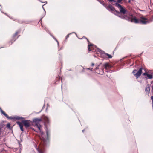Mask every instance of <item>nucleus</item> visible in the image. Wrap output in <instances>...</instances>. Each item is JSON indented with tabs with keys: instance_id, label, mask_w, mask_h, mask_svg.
Returning <instances> with one entry per match:
<instances>
[{
	"instance_id": "1",
	"label": "nucleus",
	"mask_w": 153,
	"mask_h": 153,
	"mask_svg": "<svg viewBox=\"0 0 153 153\" xmlns=\"http://www.w3.org/2000/svg\"><path fill=\"white\" fill-rule=\"evenodd\" d=\"M123 19L134 22L136 24H146L152 21L151 20L148 19L147 18L143 17H141L140 19H137L135 16L133 18H130L128 16H123Z\"/></svg>"
},
{
	"instance_id": "2",
	"label": "nucleus",
	"mask_w": 153,
	"mask_h": 153,
	"mask_svg": "<svg viewBox=\"0 0 153 153\" xmlns=\"http://www.w3.org/2000/svg\"><path fill=\"white\" fill-rule=\"evenodd\" d=\"M103 6L108 10L111 12L112 13L114 14L120 18L122 19L123 16L120 13L119 11L116 10L111 5L109 4L108 6L107 5L104 3L103 4Z\"/></svg>"
},
{
	"instance_id": "3",
	"label": "nucleus",
	"mask_w": 153,
	"mask_h": 153,
	"mask_svg": "<svg viewBox=\"0 0 153 153\" xmlns=\"http://www.w3.org/2000/svg\"><path fill=\"white\" fill-rule=\"evenodd\" d=\"M115 5L117 8H119L120 10V13L123 16H126L125 14L127 12V10L123 7L120 4L117 3H116Z\"/></svg>"
},
{
	"instance_id": "4",
	"label": "nucleus",
	"mask_w": 153,
	"mask_h": 153,
	"mask_svg": "<svg viewBox=\"0 0 153 153\" xmlns=\"http://www.w3.org/2000/svg\"><path fill=\"white\" fill-rule=\"evenodd\" d=\"M98 51L101 53L102 56L105 58H107L108 59L111 58L112 57V56L108 53H105L104 51H102L98 48H97Z\"/></svg>"
},
{
	"instance_id": "5",
	"label": "nucleus",
	"mask_w": 153,
	"mask_h": 153,
	"mask_svg": "<svg viewBox=\"0 0 153 153\" xmlns=\"http://www.w3.org/2000/svg\"><path fill=\"white\" fill-rule=\"evenodd\" d=\"M22 122L23 123L24 126L27 128L30 126L31 125L30 123H33V122L29 120H22Z\"/></svg>"
},
{
	"instance_id": "6",
	"label": "nucleus",
	"mask_w": 153,
	"mask_h": 153,
	"mask_svg": "<svg viewBox=\"0 0 153 153\" xmlns=\"http://www.w3.org/2000/svg\"><path fill=\"white\" fill-rule=\"evenodd\" d=\"M142 75L144 76L143 79L145 78L146 80H147L148 79H152L153 78V76L152 75L149 74L146 72L143 73Z\"/></svg>"
},
{
	"instance_id": "7",
	"label": "nucleus",
	"mask_w": 153,
	"mask_h": 153,
	"mask_svg": "<svg viewBox=\"0 0 153 153\" xmlns=\"http://www.w3.org/2000/svg\"><path fill=\"white\" fill-rule=\"evenodd\" d=\"M142 68L141 67L139 69L137 73L134 74V76L137 78H138V77L141 75L142 73Z\"/></svg>"
},
{
	"instance_id": "8",
	"label": "nucleus",
	"mask_w": 153,
	"mask_h": 153,
	"mask_svg": "<svg viewBox=\"0 0 153 153\" xmlns=\"http://www.w3.org/2000/svg\"><path fill=\"white\" fill-rule=\"evenodd\" d=\"M42 121V120L41 118H35L33 120V122L35 124H40L39 123Z\"/></svg>"
},
{
	"instance_id": "9",
	"label": "nucleus",
	"mask_w": 153,
	"mask_h": 153,
	"mask_svg": "<svg viewBox=\"0 0 153 153\" xmlns=\"http://www.w3.org/2000/svg\"><path fill=\"white\" fill-rule=\"evenodd\" d=\"M32 125L34 126H36V127L38 128V129L40 131L41 134L42 135H43V132L42 131V129H41V127L42 126L40 124L34 125L32 124Z\"/></svg>"
},
{
	"instance_id": "10",
	"label": "nucleus",
	"mask_w": 153,
	"mask_h": 153,
	"mask_svg": "<svg viewBox=\"0 0 153 153\" xmlns=\"http://www.w3.org/2000/svg\"><path fill=\"white\" fill-rule=\"evenodd\" d=\"M19 126L20 130L22 131H24L23 128V124L21 122L18 121L16 123Z\"/></svg>"
},
{
	"instance_id": "11",
	"label": "nucleus",
	"mask_w": 153,
	"mask_h": 153,
	"mask_svg": "<svg viewBox=\"0 0 153 153\" xmlns=\"http://www.w3.org/2000/svg\"><path fill=\"white\" fill-rule=\"evenodd\" d=\"M18 31H17L16 32V33H15V34H14L13 36V39L12 40H11V41H10L9 43L11 42V44H10V45H11L12 43L13 42L16 40V39H14V37H15V36L18 33Z\"/></svg>"
},
{
	"instance_id": "12",
	"label": "nucleus",
	"mask_w": 153,
	"mask_h": 153,
	"mask_svg": "<svg viewBox=\"0 0 153 153\" xmlns=\"http://www.w3.org/2000/svg\"><path fill=\"white\" fill-rule=\"evenodd\" d=\"M145 91L147 93L149 94L150 91V85L149 84H147L146 86L145 89Z\"/></svg>"
},
{
	"instance_id": "13",
	"label": "nucleus",
	"mask_w": 153,
	"mask_h": 153,
	"mask_svg": "<svg viewBox=\"0 0 153 153\" xmlns=\"http://www.w3.org/2000/svg\"><path fill=\"white\" fill-rule=\"evenodd\" d=\"M104 68L105 69L107 70L111 68V66L109 65L108 63H105L104 65Z\"/></svg>"
},
{
	"instance_id": "14",
	"label": "nucleus",
	"mask_w": 153,
	"mask_h": 153,
	"mask_svg": "<svg viewBox=\"0 0 153 153\" xmlns=\"http://www.w3.org/2000/svg\"><path fill=\"white\" fill-rule=\"evenodd\" d=\"M45 123H47V124H48L49 123V118L47 117H45Z\"/></svg>"
},
{
	"instance_id": "15",
	"label": "nucleus",
	"mask_w": 153,
	"mask_h": 153,
	"mask_svg": "<svg viewBox=\"0 0 153 153\" xmlns=\"http://www.w3.org/2000/svg\"><path fill=\"white\" fill-rule=\"evenodd\" d=\"M45 126H46V129H45L46 133V134H47V137L48 138V137L49 131L48 130V128L47 126L46 125H45Z\"/></svg>"
},
{
	"instance_id": "16",
	"label": "nucleus",
	"mask_w": 153,
	"mask_h": 153,
	"mask_svg": "<svg viewBox=\"0 0 153 153\" xmlns=\"http://www.w3.org/2000/svg\"><path fill=\"white\" fill-rule=\"evenodd\" d=\"M7 128L10 130L12 129V127H10V123H8L7 125Z\"/></svg>"
},
{
	"instance_id": "17",
	"label": "nucleus",
	"mask_w": 153,
	"mask_h": 153,
	"mask_svg": "<svg viewBox=\"0 0 153 153\" xmlns=\"http://www.w3.org/2000/svg\"><path fill=\"white\" fill-rule=\"evenodd\" d=\"M0 112L1 114L4 115L5 117L8 116V115L3 110H1Z\"/></svg>"
},
{
	"instance_id": "18",
	"label": "nucleus",
	"mask_w": 153,
	"mask_h": 153,
	"mask_svg": "<svg viewBox=\"0 0 153 153\" xmlns=\"http://www.w3.org/2000/svg\"><path fill=\"white\" fill-rule=\"evenodd\" d=\"M24 119V118L23 117H19V116H17L16 117H15V119H16V120H20V119Z\"/></svg>"
},
{
	"instance_id": "19",
	"label": "nucleus",
	"mask_w": 153,
	"mask_h": 153,
	"mask_svg": "<svg viewBox=\"0 0 153 153\" xmlns=\"http://www.w3.org/2000/svg\"><path fill=\"white\" fill-rule=\"evenodd\" d=\"M36 149L38 152V153H44L43 152L41 149H39L38 148H36Z\"/></svg>"
},
{
	"instance_id": "20",
	"label": "nucleus",
	"mask_w": 153,
	"mask_h": 153,
	"mask_svg": "<svg viewBox=\"0 0 153 153\" xmlns=\"http://www.w3.org/2000/svg\"><path fill=\"white\" fill-rule=\"evenodd\" d=\"M92 45H93V44H90V45H88V51H91L90 48V47L91 46H92Z\"/></svg>"
},
{
	"instance_id": "21",
	"label": "nucleus",
	"mask_w": 153,
	"mask_h": 153,
	"mask_svg": "<svg viewBox=\"0 0 153 153\" xmlns=\"http://www.w3.org/2000/svg\"><path fill=\"white\" fill-rule=\"evenodd\" d=\"M6 117L9 119L14 120L15 118V117H9L8 115V116Z\"/></svg>"
},
{
	"instance_id": "22",
	"label": "nucleus",
	"mask_w": 153,
	"mask_h": 153,
	"mask_svg": "<svg viewBox=\"0 0 153 153\" xmlns=\"http://www.w3.org/2000/svg\"><path fill=\"white\" fill-rule=\"evenodd\" d=\"M51 36L56 41V42H57V43L58 45H59V42H58V41H57V40L53 36H52L51 35Z\"/></svg>"
},
{
	"instance_id": "23",
	"label": "nucleus",
	"mask_w": 153,
	"mask_h": 153,
	"mask_svg": "<svg viewBox=\"0 0 153 153\" xmlns=\"http://www.w3.org/2000/svg\"><path fill=\"white\" fill-rule=\"evenodd\" d=\"M2 127H3L2 125L1 124H0V134H1V130L2 128Z\"/></svg>"
},
{
	"instance_id": "24",
	"label": "nucleus",
	"mask_w": 153,
	"mask_h": 153,
	"mask_svg": "<svg viewBox=\"0 0 153 153\" xmlns=\"http://www.w3.org/2000/svg\"><path fill=\"white\" fill-rule=\"evenodd\" d=\"M30 129H31L32 130H33L36 132H38V133L39 132L38 131H36V130L34 129L32 127H30Z\"/></svg>"
},
{
	"instance_id": "25",
	"label": "nucleus",
	"mask_w": 153,
	"mask_h": 153,
	"mask_svg": "<svg viewBox=\"0 0 153 153\" xmlns=\"http://www.w3.org/2000/svg\"><path fill=\"white\" fill-rule=\"evenodd\" d=\"M98 1L100 2V4H101L102 5L103 4H104V3H103V2H102L100 1L99 0H97Z\"/></svg>"
},
{
	"instance_id": "26",
	"label": "nucleus",
	"mask_w": 153,
	"mask_h": 153,
	"mask_svg": "<svg viewBox=\"0 0 153 153\" xmlns=\"http://www.w3.org/2000/svg\"><path fill=\"white\" fill-rule=\"evenodd\" d=\"M129 15L130 16L133 17L132 18H133L134 17V16H133V15L132 13H130L129 14Z\"/></svg>"
},
{
	"instance_id": "27",
	"label": "nucleus",
	"mask_w": 153,
	"mask_h": 153,
	"mask_svg": "<svg viewBox=\"0 0 153 153\" xmlns=\"http://www.w3.org/2000/svg\"><path fill=\"white\" fill-rule=\"evenodd\" d=\"M122 1V0H117V2L116 3L119 4V3H120Z\"/></svg>"
},
{
	"instance_id": "28",
	"label": "nucleus",
	"mask_w": 153,
	"mask_h": 153,
	"mask_svg": "<svg viewBox=\"0 0 153 153\" xmlns=\"http://www.w3.org/2000/svg\"><path fill=\"white\" fill-rule=\"evenodd\" d=\"M70 34H68V35H67V36H66V39H67L69 37V35Z\"/></svg>"
},
{
	"instance_id": "29",
	"label": "nucleus",
	"mask_w": 153,
	"mask_h": 153,
	"mask_svg": "<svg viewBox=\"0 0 153 153\" xmlns=\"http://www.w3.org/2000/svg\"><path fill=\"white\" fill-rule=\"evenodd\" d=\"M108 0L110 2H115V0Z\"/></svg>"
},
{
	"instance_id": "30",
	"label": "nucleus",
	"mask_w": 153,
	"mask_h": 153,
	"mask_svg": "<svg viewBox=\"0 0 153 153\" xmlns=\"http://www.w3.org/2000/svg\"><path fill=\"white\" fill-rule=\"evenodd\" d=\"M137 71V70H136V69H134L132 73H135Z\"/></svg>"
},
{
	"instance_id": "31",
	"label": "nucleus",
	"mask_w": 153,
	"mask_h": 153,
	"mask_svg": "<svg viewBox=\"0 0 153 153\" xmlns=\"http://www.w3.org/2000/svg\"><path fill=\"white\" fill-rule=\"evenodd\" d=\"M45 5V4H44V5H42V8L43 9V10H44V11H45V9L44 8V7H43V6H44V5Z\"/></svg>"
},
{
	"instance_id": "32",
	"label": "nucleus",
	"mask_w": 153,
	"mask_h": 153,
	"mask_svg": "<svg viewBox=\"0 0 153 153\" xmlns=\"http://www.w3.org/2000/svg\"><path fill=\"white\" fill-rule=\"evenodd\" d=\"M88 70H90V68H88ZM92 68H91V70L92 71H93L92 70Z\"/></svg>"
},
{
	"instance_id": "33",
	"label": "nucleus",
	"mask_w": 153,
	"mask_h": 153,
	"mask_svg": "<svg viewBox=\"0 0 153 153\" xmlns=\"http://www.w3.org/2000/svg\"><path fill=\"white\" fill-rule=\"evenodd\" d=\"M85 129H83V130L82 131V132H84V131H85Z\"/></svg>"
},
{
	"instance_id": "34",
	"label": "nucleus",
	"mask_w": 153,
	"mask_h": 153,
	"mask_svg": "<svg viewBox=\"0 0 153 153\" xmlns=\"http://www.w3.org/2000/svg\"><path fill=\"white\" fill-rule=\"evenodd\" d=\"M45 104H44L43 107H42V109L45 107Z\"/></svg>"
},
{
	"instance_id": "35",
	"label": "nucleus",
	"mask_w": 153,
	"mask_h": 153,
	"mask_svg": "<svg viewBox=\"0 0 153 153\" xmlns=\"http://www.w3.org/2000/svg\"><path fill=\"white\" fill-rule=\"evenodd\" d=\"M94 65V63H92L91 65L92 66H93Z\"/></svg>"
},
{
	"instance_id": "36",
	"label": "nucleus",
	"mask_w": 153,
	"mask_h": 153,
	"mask_svg": "<svg viewBox=\"0 0 153 153\" xmlns=\"http://www.w3.org/2000/svg\"><path fill=\"white\" fill-rule=\"evenodd\" d=\"M152 90L153 91V85H152Z\"/></svg>"
},
{
	"instance_id": "37",
	"label": "nucleus",
	"mask_w": 153,
	"mask_h": 153,
	"mask_svg": "<svg viewBox=\"0 0 153 153\" xmlns=\"http://www.w3.org/2000/svg\"><path fill=\"white\" fill-rule=\"evenodd\" d=\"M42 18L40 20V21H39V22H40V21H42Z\"/></svg>"
},
{
	"instance_id": "38",
	"label": "nucleus",
	"mask_w": 153,
	"mask_h": 153,
	"mask_svg": "<svg viewBox=\"0 0 153 153\" xmlns=\"http://www.w3.org/2000/svg\"><path fill=\"white\" fill-rule=\"evenodd\" d=\"M86 39H87V41H88V42L89 43V40H88L87 38H86Z\"/></svg>"
},
{
	"instance_id": "39",
	"label": "nucleus",
	"mask_w": 153,
	"mask_h": 153,
	"mask_svg": "<svg viewBox=\"0 0 153 153\" xmlns=\"http://www.w3.org/2000/svg\"><path fill=\"white\" fill-rule=\"evenodd\" d=\"M1 110H2L1 108H0V111H1Z\"/></svg>"
},
{
	"instance_id": "40",
	"label": "nucleus",
	"mask_w": 153,
	"mask_h": 153,
	"mask_svg": "<svg viewBox=\"0 0 153 153\" xmlns=\"http://www.w3.org/2000/svg\"><path fill=\"white\" fill-rule=\"evenodd\" d=\"M44 3H45V4H46L47 3V2L45 1V2H44Z\"/></svg>"
},
{
	"instance_id": "41",
	"label": "nucleus",
	"mask_w": 153,
	"mask_h": 153,
	"mask_svg": "<svg viewBox=\"0 0 153 153\" xmlns=\"http://www.w3.org/2000/svg\"><path fill=\"white\" fill-rule=\"evenodd\" d=\"M131 1V0H128V2H130Z\"/></svg>"
},
{
	"instance_id": "42",
	"label": "nucleus",
	"mask_w": 153,
	"mask_h": 153,
	"mask_svg": "<svg viewBox=\"0 0 153 153\" xmlns=\"http://www.w3.org/2000/svg\"><path fill=\"white\" fill-rule=\"evenodd\" d=\"M47 105L48 106V104H47Z\"/></svg>"
},
{
	"instance_id": "43",
	"label": "nucleus",
	"mask_w": 153,
	"mask_h": 153,
	"mask_svg": "<svg viewBox=\"0 0 153 153\" xmlns=\"http://www.w3.org/2000/svg\"><path fill=\"white\" fill-rule=\"evenodd\" d=\"M41 2L42 3H43L44 2Z\"/></svg>"
},
{
	"instance_id": "44",
	"label": "nucleus",
	"mask_w": 153,
	"mask_h": 153,
	"mask_svg": "<svg viewBox=\"0 0 153 153\" xmlns=\"http://www.w3.org/2000/svg\"><path fill=\"white\" fill-rule=\"evenodd\" d=\"M0 108H1V107H0Z\"/></svg>"
}]
</instances>
